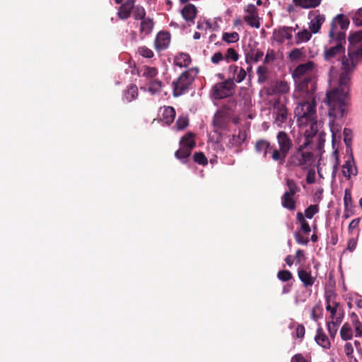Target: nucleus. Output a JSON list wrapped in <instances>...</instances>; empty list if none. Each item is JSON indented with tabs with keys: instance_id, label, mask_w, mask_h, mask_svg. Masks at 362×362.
<instances>
[{
	"instance_id": "13",
	"label": "nucleus",
	"mask_w": 362,
	"mask_h": 362,
	"mask_svg": "<svg viewBox=\"0 0 362 362\" xmlns=\"http://www.w3.org/2000/svg\"><path fill=\"white\" fill-rule=\"evenodd\" d=\"M245 12L247 13L243 18L244 21L252 28H259L260 27V23L259 21L258 10L257 7L252 4H248Z\"/></svg>"
},
{
	"instance_id": "54",
	"label": "nucleus",
	"mask_w": 362,
	"mask_h": 362,
	"mask_svg": "<svg viewBox=\"0 0 362 362\" xmlns=\"http://www.w3.org/2000/svg\"><path fill=\"white\" fill-rule=\"evenodd\" d=\"M276 59V52L274 49H269L267 52V54L265 55L264 63V64H269L272 62H274Z\"/></svg>"
},
{
	"instance_id": "15",
	"label": "nucleus",
	"mask_w": 362,
	"mask_h": 362,
	"mask_svg": "<svg viewBox=\"0 0 362 362\" xmlns=\"http://www.w3.org/2000/svg\"><path fill=\"white\" fill-rule=\"evenodd\" d=\"M275 123L279 127H281L283 123L286 122L288 118V111L285 105L279 101H276L274 105Z\"/></svg>"
},
{
	"instance_id": "42",
	"label": "nucleus",
	"mask_w": 362,
	"mask_h": 362,
	"mask_svg": "<svg viewBox=\"0 0 362 362\" xmlns=\"http://www.w3.org/2000/svg\"><path fill=\"white\" fill-rule=\"evenodd\" d=\"M312 35L311 33L309 32L308 30L304 29L302 31H300L296 35V43L299 44L300 42H307L308 41Z\"/></svg>"
},
{
	"instance_id": "61",
	"label": "nucleus",
	"mask_w": 362,
	"mask_h": 362,
	"mask_svg": "<svg viewBox=\"0 0 362 362\" xmlns=\"http://www.w3.org/2000/svg\"><path fill=\"white\" fill-rule=\"evenodd\" d=\"M356 245L357 240L354 238H350L348 241L347 250H349L350 252H353L356 249Z\"/></svg>"
},
{
	"instance_id": "18",
	"label": "nucleus",
	"mask_w": 362,
	"mask_h": 362,
	"mask_svg": "<svg viewBox=\"0 0 362 362\" xmlns=\"http://www.w3.org/2000/svg\"><path fill=\"white\" fill-rule=\"evenodd\" d=\"M134 4H135V0H127L122 4L117 11L118 18L122 21L128 19L134 9Z\"/></svg>"
},
{
	"instance_id": "17",
	"label": "nucleus",
	"mask_w": 362,
	"mask_h": 362,
	"mask_svg": "<svg viewBox=\"0 0 362 362\" xmlns=\"http://www.w3.org/2000/svg\"><path fill=\"white\" fill-rule=\"evenodd\" d=\"M170 42V35L168 32H159L155 39V48L161 51L168 48Z\"/></svg>"
},
{
	"instance_id": "24",
	"label": "nucleus",
	"mask_w": 362,
	"mask_h": 362,
	"mask_svg": "<svg viewBox=\"0 0 362 362\" xmlns=\"http://www.w3.org/2000/svg\"><path fill=\"white\" fill-rule=\"evenodd\" d=\"M296 7L303 9L314 8L317 7L322 0H292Z\"/></svg>"
},
{
	"instance_id": "10",
	"label": "nucleus",
	"mask_w": 362,
	"mask_h": 362,
	"mask_svg": "<svg viewBox=\"0 0 362 362\" xmlns=\"http://www.w3.org/2000/svg\"><path fill=\"white\" fill-rule=\"evenodd\" d=\"M235 87L231 78L217 83L212 88V95L216 100L228 98L233 94Z\"/></svg>"
},
{
	"instance_id": "40",
	"label": "nucleus",
	"mask_w": 362,
	"mask_h": 362,
	"mask_svg": "<svg viewBox=\"0 0 362 362\" xmlns=\"http://www.w3.org/2000/svg\"><path fill=\"white\" fill-rule=\"evenodd\" d=\"M162 82L158 79H152L150 82V86L148 88V91L151 93V94H156L161 91L162 88Z\"/></svg>"
},
{
	"instance_id": "33",
	"label": "nucleus",
	"mask_w": 362,
	"mask_h": 362,
	"mask_svg": "<svg viewBox=\"0 0 362 362\" xmlns=\"http://www.w3.org/2000/svg\"><path fill=\"white\" fill-rule=\"evenodd\" d=\"M290 87L286 81H277L274 86V93L285 94L289 92Z\"/></svg>"
},
{
	"instance_id": "56",
	"label": "nucleus",
	"mask_w": 362,
	"mask_h": 362,
	"mask_svg": "<svg viewBox=\"0 0 362 362\" xmlns=\"http://www.w3.org/2000/svg\"><path fill=\"white\" fill-rule=\"evenodd\" d=\"M344 141L347 146L351 145L352 132L350 129L345 128L343 132Z\"/></svg>"
},
{
	"instance_id": "32",
	"label": "nucleus",
	"mask_w": 362,
	"mask_h": 362,
	"mask_svg": "<svg viewBox=\"0 0 362 362\" xmlns=\"http://www.w3.org/2000/svg\"><path fill=\"white\" fill-rule=\"evenodd\" d=\"M138 96V88L135 84H130L124 91V97L127 102H131Z\"/></svg>"
},
{
	"instance_id": "30",
	"label": "nucleus",
	"mask_w": 362,
	"mask_h": 362,
	"mask_svg": "<svg viewBox=\"0 0 362 362\" xmlns=\"http://www.w3.org/2000/svg\"><path fill=\"white\" fill-rule=\"evenodd\" d=\"M229 70L233 72V74H236V77H234V80L236 83H241L246 77V71L243 68H240L236 65H230Z\"/></svg>"
},
{
	"instance_id": "51",
	"label": "nucleus",
	"mask_w": 362,
	"mask_h": 362,
	"mask_svg": "<svg viewBox=\"0 0 362 362\" xmlns=\"http://www.w3.org/2000/svg\"><path fill=\"white\" fill-rule=\"evenodd\" d=\"M344 203L345 206V211L346 212L349 209V207L352 206L351 194L350 190L348 189H345L344 192Z\"/></svg>"
},
{
	"instance_id": "47",
	"label": "nucleus",
	"mask_w": 362,
	"mask_h": 362,
	"mask_svg": "<svg viewBox=\"0 0 362 362\" xmlns=\"http://www.w3.org/2000/svg\"><path fill=\"white\" fill-rule=\"evenodd\" d=\"M158 74V69L155 67L145 66L143 76L148 78H153Z\"/></svg>"
},
{
	"instance_id": "44",
	"label": "nucleus",
	"mask_w": 362,
	"mask_h": 362,
	"mask_svg": "<svg viewBox=\"0 0 362 362\" xmlns=\"http://www.w3.org/2000/svg\"><path fill=\"white\" fill-rule=\"evenodd\" d=\"M319 206L317 204H312L310 205L307 209L305 210V216L307 218H312L316 214L319 212Z\"/></svg>"
},
{
	"instance_id": "7",
	"label": "nucleus",
	"mask_w": 362,
	"mask_h": 362,
	"mask_svg": "<svg viewBox=\"0 0 362 362\" xmlns=\"http://www.w3.org/2000/svg\"><path fill=\"white\" fill-rule=\"evenodd\" d=\"M278 148L275 146L274 156L279 160V165H283L293 146L292 140L287 133L280 131L276 135Z\"/></svg>"
},
{
	"instance_id": "58",
	"label": "nucleus",
	"mask_w": 362,
	"mask_h": 362,
	"mask_svg": "<svg viewBox=\"0 0 362 362\" xmlns=\"http://www.w3.org/2000/svg\"><path fill=\"white\" fill-rule=\"evenodd\" d=\"M302 54L303 53L300 49L296 48L289 53L288 57L291 61H295L298 59L302 56Z\"/></svg>"
},
{
	"instance_id": "4",
	"label": "nucleus",
	"mask_w": 362,
	"mask_h": 362,
	"mask_svg": "<svg viewBox=\"0 0 362 362\" xmlns=\"http://www.w3.org/2000/svg\"><path fill=\"white\" fill-rule=\"evenodd\" d=\"M316 100H303L295 108L299 127H307L308 122L317 119Z\"/></svg>"
},
{
	"instance_id": "3",
	"label": "nucleus",
	"mask_w": 362,
	"mask_h": 362,
	"mask_svg": "<svg viewBox=\"0 0 362 362\" xmlns=\"http://www.w3.org/2000/svg\"><path fill=\"white\" fill-rule=\"evenodd\" d=\"M199 74V69L190 68L182 72L179 77L173 81V95L177 98L188 91Z\"/></svg>"
},
{
	"instance_id": "57",
	"label": "nucleus",
	"mask_w": 362,
	"mask_h": 362,
	"mask_svg": "<svg viewBox=\"0 0 362 362\" xmlns=\"http://www.w3.org/2000/svg\"><path fill=\"white\" fill-rule=\"evenodd\" d=\"M296 264H302L305 261V252L303 250H298L295 257Z\"/></svg>"
},
{
	"instance_id": "16",
	"label": "nucleus",
	"mask_w": 362,
	"mask_h": 362,
	"mask_svg": "<svg viewBox=\"0 0 362 362\" xmlns=\"http://www.w3.org/2000/svg\"><path fill=\"white\" fill-rule=\"evenodd\" d=\"M182 17L189 26L194 24V20L197 16L198 10L192 4H186L180 11Z\"/></svg>"
},
{
	"instance_id": "39",
	"label": "nucleus",
	"mask_w": 362,
	"mask_h": 362,
	"mask_svg": "<svg viewBox=\"0 0 362 362\" xmlns=\"http://www.w3.org/2000/svg\"><path fill=\"white\" fill-rule=\"evenodd\" d=\"M258 82L264 83L268 79V68L265 66H259L257 69Z\"/></svg>"
},
{
	"instance_id": "6",
	"label": "nucleus",
	"mask_w": 362,
	"mask_h": 362,
	"mask_svg": "<svg viewBox=\"0 0 362 362\" xmlns=\"http://www.w3.org/2000/svg\"><path fill=\"white\" fill-rule=\"evenodd\" d=\"M295 95L303 100H315L317 88V76L296 82Z\"/></svg>"
},
{
	"instance_id": "28",
	"label": "nucleus",
	"mask_w": 362,
	"mask_h": 362,
	"mask_svg": "<svg viewBox=\"0 0 362 362\" xmlns=\"http://www.w3.org/2000/svg\"><path fill=\"white\" fill-rule=\"evenodd\" d=\"M263 56V51L259 49H250L245 54V60L247 63H250L251 62H257L262 59Z\"/></svg>"
},
{
	"instance_id": "60",
	"label": "nucleus",
	"mask_w": 362,
	"mask_h": 362,
	"mask_svg": "<svg viewBox=\"0 0 362 362\" xmlns=\"http://www.w3.org/2000/svg\"><path fill=\"white\" fill-rule=\"evenodd\" d=\"M305 333V327L303 325L298 324L296 328V337L303 339Z\"/></svg>"
},
{
	"instance_id": "38",
	"label": "nucleus",
	"mask_w": 362,
	"mask_h": 362,
	"mask_svg": "<svg viewBox=\"0 0 362 362\" xmlns=\"http://www.w3.org/2000/svg\"><path fill=\"white\" fill-rule=\"evenodd\" d=\"M132 14L133 17L135 20H142L144 18H146V10L145 8L141 6V5H135L134 4V9L132 10Z\"/></svg>"
},
{
	"instance_id": "52",
	"label": "nucleus",
	"mask_w": 362,
	"mask_h": 362,
	"mask_svg": "<svg viewBox=\"0 0 362 362\" xmlns=\"http://www.w3.org/2000/svg\"><path fill=\"white\" fill-rule=\"evenodd\" d=\"M277 277L282 281H288L293 278V275L288 270H281L277 273Z\"/></svg>"
},
{
	"instance_id": "23",
	"label": "nucleus",
	"mask_w": 362,
	"mask_h": 362,
	"mask_svg": "<svg viewBox=\"0 0 362 362\" xmlns=\"http://www.w3.org/2000/svg\"><path fill=\"white\" fill-rule=\"evenodd\" d=\"M316 343L324 349H328L331 346V343L329 338L323 332L322 327H318L317 329L316 335L315 337Z\"/></svg>"
},
{
	"instance_id": "64",
	"label": "nucleus",
	"mask_w": 362,
	"mask_h": 362,
	"mask_svg": "<svg viewBox=\"0 0 362 362\" xmlns=\"http://www.w3.org/2000/svg\"><path fill=\"white\" fill-rule=\"evenodd\" d=\"M354 327L355 328L356 337H362V322H359L358 324L354 325Z\"/></svg>"
},
{
	"instance_id": "49",
	"label": "nucleus",
	"mask_w": 362,
	"mask_h": 362,
	"mask_svg": "<svg viewBox=\"0 0 362 362\" xmlns=\"http://www.w3.org/2000/svg\"><path fill=\"white\" fill-rule=\"evenodd\" d=\"M188 118L185 116H180L177 119L175 126L178 130H182L188 126Z\"/></svg>"
},
{
	"instance_id": "25",
	"label": "nucleus",
	"mask_w": 362,
	"mask_h": 362,
	"mask_svg": "<svg viewBox=\"0 0 362 362\" xmlns=\"http://www.w3.org/2000/svg\"><path fill=\"white\" fill-rule=\"evenodd\" d=\"M191 62V57L187 53H178L174 58V64L180 67H187Z\"/></svg>"
},
{
	"instance_id": "31",
	"label": "nucleus",
	"mask_w": 362,
	"mask_h": 362,
	"mask_svg": "<svg viewBox=\"0 0 362 362\" xmlns=\"http://www.w3.org/2000/svg\"><path fill=\"white\" fill-rule=\"evenodd\" d=\"M247 138L246 131L240 129L237 135H233L230 141L231 146H240Z\"/></svg>"
},
{
	"instance_id": "21",
	"label": "nucleus",
	"mask_w": 362,
	"mask_h": 362,
	"mask_svg": "<svg viewBox=\"0 0 362 362\" xmlns=\"http://www.w3.org/2000/svg\"><path fill=\"white\" fill-rule=\"evenodd\" d=\"M314 13L315 16L310 20L309 28L311 33L315 34L320 30L322 25L325 21V16L323 14L319 13L318 11H315Z\"/></svg>"
},
{
	"instance_id": "43",
	"label": "nucleus",
	"mask_w": 362,
	"mask_h": 362,
	"mask_svg": "<svg viewBox=\"0 0 362 362\" xmlns=\"http://www.w3.org/2000/svg\"><path fill=\"white\" fill-rule=\"evenodd\" d=\"M224 59L227 62H229L230 60L237 62L239 59V54L234 48L230 47L227 49Z\"/></svg>"
},
{
	"instance_id": "41",
	"label": "nucleus",
	"mask_w": 362,
	"mask_h": 362,
	"mask_svg": "<svg viewBox=\"0 0 362 362\" xmlns=\"http://www.w3.org/2000/svg\"><path fill=\"white\" fill-rule=\"evenodd\" d=\"M239 39V34L237 32L223 33L222 35V40L228 43L236 42Z\"/></svg>"
},
{
	"instance_id": "34",
	"label": "nucleus",
	"mask_w": 362,
	"mask_h": 362,
	"mask_svg": "<svg viewBox=\"0 0 362 362\" xmlns=\"http://www.w3.org/2000/svg\"><path fill=\"white\" fill-rule=\"evenodd\" d=\"M287 189L284 194H288V196L294 197L296 194L300 192V189L296 182L292 179H286Z\"/></svg>"
},
{
	"instance_id": "37",
	"label": "nucleus",
	"mask_w": 362,
	"mask_h": 362,
	"mask_svg": "<svg viewBox=\"0 0 362 362\" xmlns=\"http://www.w3.org/2000/svg\"><path fill=\"white\" fill-rule=\"evenodd\" d=\"M307 126H310V128L309 129L305 130V134L307 137L306 140H308L309 137H313L318 132L319 124L317 121V119H313L312 122H308Z\"/></svg>"
},
{
	"instance_id": "5",
	"label": "nucleus",
	"mask_w": 362,
	"mask_h": 362,
	"mask_svg": "<svg viewBox=\"0 0 362 362\" xmlns=\"http://www.w3.org/2000/svg\"><path fill=\"white\" fill-rule=\"evenodd\" d=\"M355 64L353 60L344 57L341 62V70L342 72L339 76L338 87L334 90H337L341 95H349L350 85H351V77Z\"/></svg>"
},
{
	"instance_id": "53",
	"label": "nucleus",
	"mask_w": 362,
	"mask_h": 362,
	"mask_svg": "<svg viewBox=\"0 0 362 362\" xmlns=\"http://www.w3.org/2000/svg\"><path fill=\"white\" fill-rule=\"evenodd\" d=\"M354 24L357 26H362V8H359L352 16Z\"/></svg>"
},
{
	"instance_id": "11",
	"label": "nucleus",
	"mask_w": 362,
	"mask_h": 362,
	"mask_svg": "<svg viewBox=\"0 0 362 362\" xmlns=\"http://www.w3.org/2000/svg\"><path fill=\"white\" fill-rule=\"evenodd\" d=\"M314 66L315 63L312 61L297 66L292 73L295 83L317 76L314 71Z\"/></svg>"
},
{
	"instance_id": "62",
	"label": "nucleus",
	"mask_w": 362,
	"mask_h": 362,
	"mask_svg": "<svg viewBox=\"0 0 362 362\" xmlns=\"http://www.w3.org/2000/svg\"><path fill=\"white\" fill-rule=\"evenodd\" d=\"M291 362H309V361H307L301 354H297L291 358Z\"/></svg>"
},
{
	"instance_id": "46",
	"label": "nucleus",
	"mask_w": 362,
	"mask_h": 362,
	"mask_svg": "<svg viewBox=\"0 0 362 362\" xmlns=\"http://www.w3.org/2000/svg\"><path fill=\"white\" fill-rule=\"evenodd\" d=\"M341 323H336L334 321L327 322V326L328 332L332 338H334L338 330V327Z\"/></svg>"
},
{
	"instance_id": "29",
	"label": "nucleus",
	"mask_w": 362,
	"mask_h": 362,
	"mask_svg": "<svg viewBox=\"0 0 362 362\" xmlns=\"http://www.w3.org/2000/svg\"><path fill=\"white\" fill-rule=\"evenodd\" d=\"M281 205L284 208L293 211L296 208V202L294 197L288 196V194H284L281 197Z\"/></svg>"
},
{
	"instance_id": "12",
	"label": "nucleus",
	"mask_w": 362,
	"mask_h": 362,
	"mask_svg": "<svg viewBox=\"0 0 362 362\" xmlns=\"http://www.w3.org/2000/svg\"><path fill=\"white\" fill-rule=\"evenodd\" d=\"M255 150L257 153L262 155L265 159H271L279 165V158H276L275 156L273 155L275 150V145L272 144L268 140H257L255 144Z\"/></svg>"
},
{
	"instance_id": "45",
	"label": "nucleus",
	"mask_w": 362,
	"mask_h": 362,
	"mask_svg": "<svg viewBox=\"0 0 362 362\" xmlns=\"http://www.w3.org/2000/svg\"><path fill=\"white\" fill-rule=\"evenodd\" d=\"M193 160L195 163L202 165H206L208 163V159L202 152H195Z\"/></svg>"
},
{
	"instance_id": "19",
	"label": "nucleus",
	"mask_w": 362,
	"mask_h": 362,
	"mask_svg": "<svg viewBox=\"0 0 362 362\" xmlns=\"http://www.w3.org/2000/svg\"><path fill=\"white\" fill-rule=\"evenodd\" d=\"M154 27L153 19L149 17L141 20L139 33L141 40H144L146 36L148 35L153 30Z\"/></svg>"
},
{
	"instance_id": "50",
	"label": "nucleus",
	"mask_w": 362,
	"mask_h": 362,
	"mask_svg": "<svg viewBox=\"0 0 362 362\" xmlns=\"http://www.w3.org/2000/svg\"><path fill=\"white\" fill-rule=\"evenodd\" d=\"M138 53L144 57L151 59L154 56L153 51L146 46H141L138 48Z\"/></svg>"
},
{
	"instance_id": "26",
	"label": "nucleus",
	"mask_w": 362,
	"mask_h": 362,
	"mask_svg": "<svg viewBox=\"0 0 362 362\" xmlns=\"http://www.w3.org/2000/svg\"><path fill=\"white\" fill-rule=\"evenodd\" d=\"M194 137V134L193 133L188 132L181 138L180 141V146L192 151L196 146Z\"/></svg>"
},
{
	"instance_id": "59",
	"label": "nucleus",
	"mask_w": 362,
	"mask_h": 362,
	"mask_svg": "<svg viewBox=\"0 0 362 362\" xmlns=\"http://www.w3.org/2000/svg\"><path fill=\"white\" fill-rule=\"evenodd\" d=\"M224 59V57L221 52H216L211 58V61L214 64H218L221 61Z\"/></svg>"
},
{
	"instance_id": "22",
	"label": "nucleus",
	"mask_w": 362,
	"mask_h": 362,
	"mask_svg": "<svg viewBox=\"0 0 362 362\" xmlns=\"http://www.w3.org/2000/svg\"><path fill=\"white\" fill-rule=\"evenodd\" d=\"M162 110L160 119L167 125L171 124L175 117L176 112L174 107L171 106H164Z\"/></svg>"
},
{
	"instance_id": "9",
	"label": "nucleus",
	"mask_w": 362,
	"mask_h": 362,
	"mask_svg": "<svg viewBox=\"0 0 362 362\" xmlns=\"http://www.w3.org/2000/svg\"><path fill=\"white\" fill-rule=\"evenodd\" d=\"M307 139L302 145H300L290 158V163L294 166H302L310 163L313 158V153L310 151H305L304 149L309 144Z\"/></svg>"
},
{
	"instance_id": "27",
	"label": "nucleus",
	"mask_w": 362,
	"mask_h": 362,
	"mask_svg": "<svg viewBox=\"0 0 362 362\" xmlns=\"http://www.w3.org/2000/svg\"><path fill=\"white\" fill-rule=\"evenodd\" d=\"M342 173L347 179H350L351 175H356L357 169L351 160H347L343 165Z\"/></svg>"
},
{
	"instance_id": "14",
	"label": "nucleus",
	"mask_w": 362,
	"mask_h": 362,
	"mask_svg": "<svg viewBox=\"0 0 362 362\" xmlns=\"http://www.w3.org/2000/svg\"><path fill=\"white\" fill-rule=\"evenodd\" d=\"M295 30L296 28L293 27L283 26L273 31L272 38L278 43L282 44L286 40H291L292 33Z\"/></svg>"
},
{
	"instance_id": "1",
	"label": "nucleus",
	"mask_w": 362,
	"mask_h": 362,
	"mask_svg": "<svg viewBox=\"0 0 362 362\" xmlns=\"http://www.w3.org/2000/svg\"><path fill=\"white\" fill-rule=\"evenodd\" d=\"M349 19L342 13L337 14L330 23V28L328 33L329 43L331 47L325 49L324 59L325 61L333 63L334 60H341L346 57L345 45L346 33L345 31L349 25Z\"/></svg>"
},
{
	"instance_id": "2",
	"label": "nucleus",
	"mask_w": 362,
	"mask_h": 362,
	"mask_svg": "<svg viewBox=\"0 0 362 362\" xmlns=\"http://www.w3.org/2000/svg\"><path fill=\"white\" fill-rule=\"evenodd\" d=\"M347 95H341L337 90H332L326 94V102L329 115L335 119L342 118L346 112Z\"/></svg>"
},
{
	"instance_id": "8",
	"label": "nucleus",
	"mask_w": 362,
	"mask_h": 362,
	"mask_svg": "<svg viewBox=\"0 0 362 362\" xmlns=\"http://www.w3.org/2000/svg\"><path fill=\"white\" fill-rule=\"evenodd\" d=\"M326 310L330 313L332 321L341 323L344 317V310L342 305L336 301L337 295L332 291L325 293Z\"/></svg>"
},
{
	"instance_id": "63",
	"label": "nucleus",
	"mask_w": 362,
	"mask_h": 362,
	"mask_svg": "<svg viewBox=\"0 0 362 362\" xmlns=\"http://www.w3.org/2000/svg\"><path fill=\"white\" fill-rule=\"evenodd\" d=\"M348 54H349V58L351 60H353L354 57H356L358 55L362 56V43H361V47L358 49H357L356 51L352 52V51L349 50Z\"/></svg>"
},
{
	"instance_id": "35",
	"label": "nucleus",
	"mask_w": 362,
	"mask_h": 362,
	"mask_svg": "<svg viewBox=\"0 0 362 362\" xmlns=\"http://www.w3.org/2000/svg\"><path fill=\"white\" fill-rule=\"evenodd\" d=\"M340 336L341 338L344 341L350 340L352 339L353 331L351 325L348 322H346L342 325L340 329Z\"/></svg>"
},
{
	"instance_id": "36",
	"label": "nucleus",
	"mask_w": 362,
	"mask_h": 362,
	"mask_svg": "<svg viewBox=\"0 0 362 362\" xmlns=\"http://www.w3.org/2000/svg\"><path fill=\"white\" fill-rule=\"evenodd\" d=\"M192 151L186 148L185 147H182L175 151V156L182 160V163H186L188 157L191 155Z\"/></svg>"
},
{
	"instance_id": "20",
	"label": "nucleus",
	"mask_w": 362,
	"mask_h": 362,
	"mask_svg": "<svg viewBox=\"0 0 362 362\" xmlns=\"http://www.w3.org/2000/svg\"><path fill=\"white\" fill-rule=\"evenodd\" d=\"M298 276L305 288L313 286L315 281V277L312 276L311 272L303 268L298 269Z\"/></svg>"
},
{
	"instance_id": "55",
	"label": "nucleus",
	"mask_w": 362,
	"mask_h": 362,
	"mask_svg": "<svg viewBox=\"0 0 362 362\" xmlns=\"http://www.w3.org/2000/svg\"><path fill=\"white\" fill-rule=\"evenodd\" d=\"M296 241L300 245H307L309 243L308 238H304L299 231H296L294 233Z\"/></svg>"
},
{
	"instance_id": "48",
	"label": "nucleus",
	"mask_w": 362,
	"mask_h": 362,
	"mask_svg": "<svg viewBox=\"0 0 362 362\" xmlns=\"http://www.w3.org/2000/svg\"><path fill=\"white\" fill-rule=\"evenodd\" d=\"M348 40L351 45L357 44L362 41V30L351 34L348 37Z\"/></svg>"
}]
</instances>
